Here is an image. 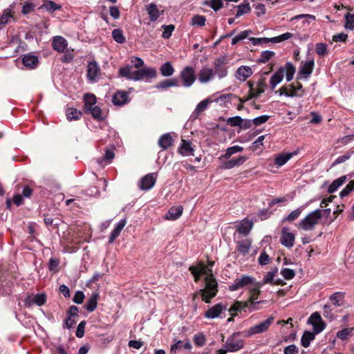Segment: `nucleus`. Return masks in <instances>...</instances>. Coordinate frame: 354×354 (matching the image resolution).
<instances>
[{
  "instance_id": "obj_60",
  "label": "nucleus",
  "mask_w": 354,
  "mask_h": 354,
  "mask_svg": "<svg viewBox=\"0 0 354 354\" xmlns=\"http://www.w3.org/2000/svg\"><path fill=\"white\" fill-rule=\"evenodd\" d=\"M270 39H271V38H266V37H262V38L250 37L249 39V40L252 42V45H254V46L268 44L270 42H272V41Z\"/></svg>"
},
{
  "instance_id": "obj_16",
  "label": "nucleus",
  "mask_w": 354,
  "mask_h": 354,
  "mask_svg": "<svg viewBox=\"0 0 354 354\" xmlns=\"http://www.w3.org/2000/svg\"><path fill=\"white\" fill-rule=\"evenodd\" d=\"M213 101L211 100L209 98H206L203 100H202L201 102H200L196 107L195 108L194 111L192 112V113L191 114L190 117H189V120L191 121H194L196 120V119H198L199 115L203 113V111H205L209 104L212 102Z\"/></svg>"
},
{
  "instance_id": "obj_2",
  "label": "nucleus",
  "mask_w": 354,
  "mask_h": 354,
  "mask_svg": "<svg viewBox=\"0 0 354 354\" xmlns=\"http://www.w3.org/2000/svg\"><path fill=\"white\" fill-rule=\"evenodd\" d=\"M205 286L203 289L200 290L202 295V299L205 303H210V301L214 298L218 292V283L216 279L213 277H205Z\"/></svg>"
},
{
  "instance_id": "obj_1",
  "label": "nucleus",
  "mask_w": 354,
  "mask_h": 354,
  "mask_svg": "<svg viewBox=\"0 0 354 354\" xmlns=\"http://www.w3.org/2000/svg\"><path fill=\"white\" fill-rule=\"evenodd\" d=\"M157 73L155 68L151 67H143L133 71L131 65H127L119 70V75L129 80L141 81L156 77Z\"/></svg>"
},
{
  "instance_id": "obj_59",
  "label": "nucleus",
  "mask_w": 354,
  "mask_h": 354,
  "mask_svg": "<svg viewBox=\"0 0 354 354\" xmlns=\"http://www.w3.org/2000/svg\"><path fill=\"white\" fill-rule=\"evenodd\" d=\"M242 123V118L240 116L230 117L227 120V124L230 127H241Z\"/></svg>"
},
{
  "instance_id": "obj_45",
  "label": "nucleus",
  "mask_w": 354,
  "mask_h": 354,
  "mask_svg": "<svg viewBox=\"0 0 354 354\" xmlns=\"http://www.w3.org/2000/svg\"><path fill=\"white\" fill-rule=\"evenodd\" d=\"M291 93H295L299 94V95H294V97H302L304 93V90L303 89V86L299 82L292 83L288 85Z\"/></svg>"
},
{
  "instance_id": "obj_30",
  "label": "nucleus",
  "mask_w": 354,
  "mask_h": 354,
  "mask_svg": "<svg viewBox=\"0 0 354 354\" xmlns=\"http://www.w3.org/2000/svg\"><path fill=\"white\" fill-rule=\"evenodd\" d=\"M22 63L29 68H35L39 63L38 57L33 55H25L22 58Z\"/></svg>"
},
{
  "instance_id": "obj_61",
  "label": "nucleus",
  "mask_w": 354,
  "mask_h": 354,
  "mask_svg": "<svg viewBox=\"0 0 354 354\" xmlns=\"http://www.w3.org/2000/svg\"><path fill=\"white\" fill-rule=\"evenodd\" d=\"M353 153V151H348L342 156H339L332 164V166H335L337 165L344 162L347 160H348L351 155Z\"/></svg>"
},
{
  "instance_id": "obj_29",
  "label": "nucleus",
  "mask_w": 354,
  "mask_h": 354,
  "mask_svg": "<svg viewBox=\"0 0 354 354\" xmlns=\"http://www.w3.org/2000/svg\"><path fill=\"white\" fill-rule=\"evenodd\" d=\"M318 333H315V331H309V330H305L301 336V344L304 348H308L310 342L313 341L315 339L316 335Z\"/></svg>"
},
{
  "instance_id": "obj_9",
  "label": "nucleus",
  "mask_w": 354,
  "mask_h": 354,
  "mask_svg": "<svg viewBox=\"0 0 354 354\" xmlns=\"http://www.w3.org/2000/svg\"><path fill=\"white\" fill-rule=\"evenodd\" d=\"M47 300V296L45 293H38L36 295H28L24 299V304L26 307L30 308L34 304L41 306L44 305Z\"/></svg>"
},
{
  "instance_id": "obj_35",
  "label": "nucleus",
  "mask_w": 354,
  "mask_h": 354,
  "mask_svg": "<svg viewBox=\"0 0 354 354\" xmlns=\"http://www.w3.org/2000/svg\"><path fill=\"white\" fill-rule=\"evenodd\" d=\"M267 87V85L264 81V80H260L257 83V88H254V92H251V94L249 95L250 99L257 98L261 93H264L265 88Z\"/></svg>"
},
{
  "instance_id": "obj_39",
  "label": "nucleus",
  "mask_w": 354,
  "mask_h": 354,
  "mask_svg": "<svg viewBox=\"0 0 354 354\" xmlns=\"http://www.w3.org/2000/svg\"><path fill=\"white\" fill-rule=\"evenodd\" d=\"M346 176H342L339 178L334 180L328 188V192L330 194L334 193L337 189L342 186L346 181Z\"/></svg>"
},
{
  "instance_id": "obj_43",
  "label": "nucleus",
  "mask_w": 354,
  "mask_h": 354,
  "mask_svg": "<svg viewBox=\"0 0 354 354\" xmlns=\"http://www.w3.org/2000/svg\"><path fill=\"white\" fill-rule=\"evenodd\" d=\"M243 147L239 146V145H234V146L228 147L226 149L225 153L221 155L220 156L219 159H222V158L228 159L231 157L232 155H233L236 153L241 152V151H243Z\"/></svg>"
},
{
  "instance_id": "obj_41",
  "label": "nucleus",
  "mask_w": 354,
  "mask_h": 354,
  "mask_svg": "<svg viewBox=\"0 0 354 354\" xmlns=\"http://www.w3.org/2000/svg\"><path fill=\"white\" fill-rule=\"evenodd\" d=\"M174 68L169 62L164 63L160 68V72L164 77L171 76L174 73Z\"/></svg>"
},
{
  "instance_id": "obj_8",
  "label": "nucleus",
  "mask_w": 354,
  "mask_h": 354,
  "mask_svg": "<svg viewBox=\"0 0 354 354\" xmlns=\"http://www.w3.org/2000/svg\"><path fill=\"white\" fill-rule=\"evenodd\" d=\"M189 270L194 275L196 281H198L202 275L210 277H213L212 269L205 266L203 263H199L196 266H191Z\"/></svg>"
},
{
  "instance_id": "obj_10",
  "label": "nucleus",
  "mask_w": 354,
  "mask_h": 354,
  "mask_svg": "<svg viewBox=\"0 0 354 354\" xmlns=\"http://www.w3.org/2000/svg\"><path fill=\"white\" fill-rule=\"evenodd\" d=\"M307 323L313 326V331H315V333H320L326 326V324L322 320V317L318 312L312 313L308 319Z\"/></svg>"
},
{
  "instance_id": "obj_49",
  "label": "nucleus",
  "mask_w": 354,
  "mask_h": 354,
  "mask_svg": "<svg viewBox=\"0 0 354 354\" xmlns=\"http://www.w3.org/2000/svg\"><path fill=\"white\" fill-rule=\"evenodd\" d=\"M274 55H275V53L274 51H272V50L262 51L260 55L259 58L258 59V62L260 63H266Z\"/></svg>"
},
{
  "instance_id": "obj_17",
  "label": "nucleus",
  "mask_w": 354,
  "mask_h": 354,
  "mask_svg": "<svg viewBox=\"0 0 354 354\" xmlns=\"http://www.w3.org/2000/svg\"><path fill=\"white\" fill-rule=\"evenodd\" d=\"M214 77V70L211 68H202L198 75V81L202 84H206L212 81Z\"/></svg>"
},
{
  "instance_id": "obj_38",
  "label": "nucleus",
  "mask_w": 354,
  "mask_h": 354,
  "mask_svg": "<svg viewBox=\"0 0 354 354\" xmlns=\"http://www.w3.org/2000/svg\"><path fill=\"white\" fill-rule=\"evenodd\" d=\"M178 151L183 156H189L192 154L194 149L192 147V144L190 142L185 140H182V142L178 149Z\"/></svg>"
},
{
  "instance_id": "obj_44",
  "label": "nucleus",
  "mask_w": 354,
  "mask_h": 354,
  "mask_svg": "<svg viewBox=\"0 0 354 354\" xmlns=\"http://www.w3.org/2000/svg\"><path fill=\"white\" fill-rule=\"evenodd\" d=\"M284 73L286 72V77L287 82H290L294 77L295 73V67L291 62H287L284 67H283Z\"/></svg>"
},
{
  "instance_id": "obj_34",
  "label": "nucleus",
  "mask_w": 354,
  "mask_h": 354,
  "mask_svg": "<svg viewBox=\"0 0 354 354\" xmlns=\"http://www.w3.org/2000/svg\"><path fill=\"white\" fill-rule=\"evenodd\" d=\"M147 10L149 15L151 21H156L160 15V11L158 9L157 6L154 3H151L147 6Z\"/></svg>"
},
{
  "instance_id": "obj_21",
  "label": "nucleus",
  "mask_w": 354,
  "mask_h": 354,
  "mask_svg": "<svg viewBox=\"0 0 354 354\" xmlns=\"http://www.w3.org/2000/svg\"><path fill=\"white\" fill-rule=\"evenodd\" d=\"M83 102H84V111L86 113L91 109L96 106L95 104L97 102L96 97L93 93H85L83 96Z\"/></svg>"
},
{
  "instance_id": "obj_20",
  "label": "nucleus",
  "mask_w": 354,
  "mask_h": 354,
  "mask_svg": "<svg viewBox=\"0 0 354 354\" xmlns=\"http://www.w3.org/2000/svg\"><path fill=\"white\" fill-rule=\"evenodd\" d=\"M253 73L252 68L247 66H241L236 71V78L241 81L245 82Z\"/></svg>"
},
{
  "instance_id": "obj_50",
  "label": "nucleus",
  "mask_w": 354,
  "mask_h": 354,
  "mask_svg": "<svg viewBox=\"0 0 354 354\" xmlns=\"http://www.w3.org/2000/svg\"><path fill=\"white\" fill-rule=\"evenodd\" d=\"M43 7L50 12H53L57 10L61 9L62 6L52 1H48L44 4Z\"/></svg>"
},
{
  "instance_id": "obj_25",
  "label": "nucleus",
  "mask_w": 354,
  "mask_h": 354,
  "mask_svg": "<svg viewBox=\"0 0 354 354\" xmlns=\"http://www.w3.org/2000/svg\"><path fill=\"white\" fill-rule=\"evenodd\" d=\"M126 223H127L126 219H122L117 223V225H115L114 229L112 230V232H111V234L109 236V243H113L114 241L118 237L121 231L124 227Z\"/></svg>"
},
{
  "instance_id": "obj_37",
  "label": "nucleus",
  "mask_w": 354,
  "mask_h": 354,
  "mask_svg": "<svg viewBox=\"0 0 354 354\" xmlns=\"http://www.w3.org/2000/svg\"><path fill=\"white\" fill-rule=\"evenodd\" d=\"M251 247V241L249 239H245L237 243L236 249L243 255L247 254Z\"/></svg>"
},
{
  "instance_id": "obj_22",
  "label": "nucleus",
  "mask_w": 354,
  "mask_h": 354,
  "mask_svg": "<svg viewBox=\"0 0 354 354\" xmlns=\"http://www.w3.org/2000/svg\"><path fill=\"white\" fill-rule=\"evenodd\" d=\"M129 101V93L120 91L113 96L112 102L115 105L122 106Z\"/></svg>"
},
{
  "instance_id": "obj_40",
  "label": "nucleus",
  "mask_w": 354,
  "mask_h": 354,
  "mask_svg": "<svg viewBox=\"0 0 354 354\" xmlns=\"http://www.w3.org/2000/svg\"><path fill=\"white\" fill-rule=\"evenodd\" d=\"M237 11L236 17H239L244 14H248L251 11L250 3L247 0H244L242 3L236 6Z\"/></svg>"
},
{
  "instance_id": "obj_46",
  "label": "nucleus",
  "mask_w": 354,
  "mask_h": 354,
  "mask_svg": "<svg viewBox=\"0 0 354 354\" xmlns=\"http://www.w3.org/2000/svg\"><path fill=\"white\" fill-rule=\"evenodd\" d=\"M35 8L36 5L32 2V0L26 1L22 6L21 13L24 15H26L33 12Z\"/></svg>"
},
{
  "instance_id": "obj_24",
  "label": "nucleus",
  "mask_w": 354,
  "mask_h": 354,
  "mask_svg": "<svg viewBox=\"0 0 354 354\" xmlns=\"http://www.w3.org/2000/svg\"><path fill=\"white\" fill-rule=\"evenodd\" d=\"M15 3H12L10 5L8 8L5 9L1 15H0L1 23L3 24V26L8 24L11 19H14V10Z\"/></svg>"
},
{
  "instance_id": "obj_27",
  "label": "nucleus",
  "mask_w": 354,
  "mask_h": 354,
  "mask_svg": "<svg viewBox=\"0 0 354 354\" xmlns=\"http://www.w3.org/2000/svg\"><path fill=\"white\" fill-rule=\"evenodd\" d=\"M297 153V151L291 153H282L276 156L274 159V164L277 167L284 165L292 157Z\"/></svg>"
},
{
  "instance_id": "obj_48",
  "label": "nucleus",
  "mask_w": 354,
  "mask_h": 354,
  "mask_svg": "<svg viewBox=\"0 0 354 354\" xmlns=\"http://www.w3.org/2000/svg\"><path fill=\"white\" fill-rule=\"evenodd\" d=\"M112 37L113 39L118 44H124L126 41L122 30L119 28L114 29L112 31Z\"/></svg>"
},
{
  "instance_id": "obj_55",
  "label": "nucleus",
  "mask_w": 354,
  "mask_h": 354,
  "mask_svg": "<svg viewBox=\"0 0 354 354\" xmlns=\"http://www.w3.org/2000/svg\"><path fill=\"white\" fill-rule=\"evenodd\" d=\"M354 190V180L349 182L348 184L340 192L339 196L344 198L348 196L351 192Z\"/></svg>"
},
{
  "instance_id": "obj_33",
  "label": "nucleus",
  "mask_w": 354,
  "mask_h": 354,
  "mask_svg": "<svg viewBox=\"0 0 354 354\" xmlns=\"http://www.w3.org/2000/svg\"><path fill=\"white\" fill-rule=\"evenodd\" d=\"M329 300L336 307H339L344 304V293L342 292H336L329 297Z\"/></svg>"
},
{
  "instance_id": "obj_42",
  "label": "nucleus",
  "mask_w": 354,
  "mask_h": 354,
  "mask_svg": "<svg viewBox=\"0 0 354 354\" xmlns=\"http://www.w3.org/2000/svg\"><path fill=\"white\" fill-rule=\"evenodd\" d=\"M82 115V111L75 108H68L66 111V118L70 121L79 120Z\"/></svg>"
},
{
  "instance_id": "obj_51",
  "label": "nucleus",
  "mask_w": 354,
  "mask_h": 354,
  "mask_svg": "<svg viewBox=\"0 0 354 354\" xmlns=\"http://www.w3.org/2000/svg\"><path fill=\"white\" fill-rule=\"evenodd\" d=\"M302 211L301 207H299L295 210H293L290 214H289L286 217L283 219V221H294L296 220L301 214Z\"/></svg>"
},
{
  "instance_id": "obj_64",
  "label": "nucleus",
  "mask_w": 354,
  "mask_h": 354,
  "mask_svg": "<svg viewBox=\"0 0 354 354\" xmlns=\"http://www.w3.org/2000/svg\"><path fill=\"white\" fill-rule=\"evenodd\" d=\"M281 274L286 280H290L295 276V272L293 270L290 268H283L281 270Z\"/></svg>"
},
{
  "instance_id": "obj_5",
  "label": "nucleus",
  "mask_w": 354,
  "mask_h": 354,
  "mask_svg": "<svg viewBox=\"0 0 354 354\" xmlns=\"http://www.w3.org/2000/svg\"><path fill=\"white\" fill-rule=\"evenodd\" d=\"M224 346L229 352H236L244 346V341L241 337V333H234L226 340Z\"/></svg>"
},
{
  "instance_id": "obj_23",
  "label": "nucleus",
  "mask_w": 354,
  "mask_h": 354,
  "mask_svg": "<svg viewBox=\"0 0 354 354\" xmlns=\"http://www.w3.org/2000/svg\"><path fill=\"white\" fill-rule=\"evenodd\" d=\"M183 207L181 205L171 207L165 216V218L169 221L178 219L183 214Z\"/></svg>"
},
{
  "instance_id": "obj_58",
  "label": "nucleus",
  "mask_w": 354,
  "mask_h": 354,
  "mask_svg": "<svg viewBox=\"0 0 354 354\" xmlns=\"http://www.w3.org/2000/svg\"><path fill=\"white\" fill-rule=\"evenodd\" d=\"M315 52L319 56H324L328 53L327 45L324 43H317L315 46Z\"/></svg>"
},
{
  "instance_id": "obj_3",
  "label": "nucleus",
  "mask_w": 354,
  "mask_h": 354,
  "mask_svg": "<svg viewBox=\"0 0 354 354\" xmlns=\"http://www.w3.org/2000/svg\"><path fill=\"white\" fill-rule=\"evenodd\" d=\"M319 209H315L309 213L304 218L298 223V228L305 231H311L322 220Z\"/></svg>"
},
{
  "instance_id": "obj_53",
  "label": "nucleus",
  "mask_w": 354,
  "mask_h": 354,
  "mask_svg": "<svg viewBox=\"0 0 354 354\" xmlns=\"http://www.w3.org/2000/svg\"><path fill=\"white\" fill-rule=\"evenodd\" d=\"M162 28L164 30L162 37L164 39H169L171 36L172 32L174 31L175 26L173 24L163 25Z\"/></svg>"
},
{
  "instance_id": "obj_28",
  "label": "nucleus",
  "mask_w": 354,
  "mask_h": 354,
  "mask_svg": "<svg viewBox=\"0 0 354 354\" xmlns=\"http://www.w3.org/2000/svg\"><path fill=\"white\" fill-rule=\"evenodd\" d=\"M179 80L174 77L169 80H165L155 86L157 89L166 90L169 87L179 86Z\"/></svg>"
},
{
  "instance_id": "obj_12",
  "label": "nucleus",
  "mask_w": 354,
  "mask_h": 354,
  "mask_svg": "<svg viewBox=\"0 0 354 354\" xmlns=\"http://www.w3.org/2000/svg\"><path fill=\"white\" fill-rule=\"evenodd\" d=\"M100 74V68L97 62H89L87 66V78L92 83L96 82L97 77Z\"/></svg>"
},
{
  "instance_id": "obj_11",
  "label": "nucleus",
  "mask_w": 354,
  "mask_h": 354,
  "mask_svg": "<svg viewBox=\"0 0 354 354\" xmlns=\"http://www.w3.org/2000/svg\"><path fill=\"white\" fill-rule=\"evenodd\" d=\"M274 318L272 317H270L266 320H263L261 323L256 324L252 327H250L247 331L246 336H252L253 335L259 334L266 331L270 327V324L272 323Z\"/></svg>"
},
{
  "instance_id": "obj_47",
  "label": "nucleus",
  "mask_w": 354,
  "mask_h": 354,
  "mask_svg": "<svg viewBox=\"0 0 354 354\" xmlns=\"http://www.w3.org/2000/svg\"><path fill=\"white\" fill-rule=\"evenodd\" d=\"M86 113L91 114L92 117L98 121L104 120V117L102 116V109L98 106H94L93 109H91Z\"/></svg>"
},
{
  "instance_id": "obj_13",
  "label": "nucleus",
  "mask_w": 354,
  "mask_h": 354,
  "mask_svg": "<svg viewBox=\"0 0 354 354\" xmlns=\"http://www.w3.org/2000/svg\"><path fill=\"white\" fill-rule=\"evenodd\" d=\"M156 181V174H148L140 180L139 187L142 190H149L154 186Z\"/></svg>"
},
{
  "instance_id": "obj_57",
  "label": "nucleus",
  "mask_w": 354,
  "mask_h": 354,
  "mask_svg": "<svg viewBox=\"0 0 354 354\" xmlns=\"http://www.w3.org/2000/svg\"><path fill=\"white\" fill-rule=\"evenodd\" d=\"M183 348V341L177 339H173V344L171 346L170 353L176 354L177 351Z\"/></svg>"
},
{
  "instance_id": "obj_19",
  "label": "nucleus",
  "mask_w": 354,
  "mask_h": 354,
  "mask_svg": "<svg viewBox=\"0 0 354 354\" xmlns=\"http://www.w3.org/2000/svg\"><path fill=\"white\" fill-rule=\"evenodd\" d=\"M225 306H224L221 303L216 304V305L209 308L204 314V316L207 319H214L218 317L223 310H225Z\"/></svg>"
},
{
  "instance_id": "obj_56",
  "label": "nucleus",
  "mask_w": 354,
  "mask_h": 354,
  "mask_svg": "<svg viewBox=\"0 0 354 354\" xmlns=\"http://www.w3.org/2000/svg\"><path fill=\"white\" fill-rule=\"evenodd\" d=\"M293 35L290 32H286L279 36L272 37L271 41L272 43H279L285 40H288L292 37Z\"/></svg>"
},
{
  "instance_id": "obj_6",
  "label": "nucleus",
  "mask_w": 354,
  "mask_h": 354,
  "mask_svg": "<svg viewBox=\"0 0 354 354\" xmlns=\"http://www.w3.org/2000/svg\"><path fill=\"white\" fill-rule=\"evenodd\" d=\"M227 59L226 56L222 55L217 57L214 62V75H217L220 79L224 78L227 75Z\"/></svg>"
},
{
  "instance_id": "obj_36",
  "label": "nucleus",
  "mask_w": 354,
  "mask_h": 354,
  "mask_svg": "<svg viewBox=\"0 0 354 354\" xmlns=\"http://www.w3.org/2000/svg\"><path fill=\"white\" fill-rule=\"evenodd\" d=\"M98 297L99 295L97 293H93L91 297L88 299L84 307L88 312H93L96 309Z\"/></svg>"
},
{
  "instance_id": "obj_14",
  "label": "nucleus",
  "mask_w": 354,
  "mask_h": 354,
  "mask_svg": "<svg viewBox=\"0 0 354 354\" xmlns=\"http://www.w3.org/2000/svg\"><path fill=\"white\" fill-rule=\"evenodd\" d=\"M295 236L292 232H289L288 227H284L281 231V236L280 239L281 243L288 248H290L294 245Z\"/></svg>"
},
{
  "instance_id": "obj_63",
  "label": "nucleus",
  "mask_w": 354,
  "mask_h": 354,
  "mask_svg": "<svg viewBox=\"0 0 354 354\" xmlns=\"http://www.w3.org/2000/svg\"><path fill=\"white\" fill-rule=\"evenodd\" d=\"M323 315L326 319L330 320L334 319V314L333 313V309L331 308L330 305L325 304L323 308Z\"/></svg>"
},
{
  "instance_id": "obj_7",
  "label": "nucleus",
  "mask_w": 354,
  "mask_h": 354,
  "mask_svg": "<svg viewBox=\"0 0 354 354\" xmlns=\"http://www.w3.org/2000/svg\"><path fill=\"white\" fill-rule=\"evenodd\" d=\"M254 281L255 279L252 277L243 274L240 277L236 278L234 282L229 285L228 289L230 291H236L253 284Z\"/></svg>"
},
{
  "instance_id": "obj_26",
  "label": "nucleus",
  "mask_w": 354,
  "mask_h": 354,
  "mask_svg": "<svg viewBox=\"0 0 354 354\" xmlns=\"http://www.w3.org/2000/svg\"><path fill=\"white\" fill-rule=\"evenodd\" d=\"M284 76V70L280 67L270 77V84L272 90H274L277 84L283 80Z\"/></svg>"
},
{
  "instance_id": "obj_52",
  "label": "nucleus",
  "mask_w": 354,
  "mask_h": 354,
  "mask_svg": "<svg viewBox=\"0 0 354 354\" xmlns=\"http://www.w3.org/2000/svg\"><path fill=\"white\" fill-rule=\"evenodd\" d=\"M206 18L203 15H194L192 18V25L193 26H203L205 24Z\"/></svg>"
},
{
  "instance_id": "obj_18",
  "label": "nucleus",
  "mask_w": 354,
  "mask_h": 354,
  "mask_svg": "<svg viewBox=\"0 0 354 354\" xmlns=\"http://www.w3.org/2000/svg\"><path fill=\"white\" fill-rule=\"evenodd\" d=\"M68 46L67 40L62 36H55L52 39V47L58 53H64Z\"/></svg>"
},
{
  "instance_id": "obj_15",
  "label": "nucleus",
  "mask_w": 354,
  "mask_h": 354,
  "mask_svg": "<svg viewBox=\"0 0 354 354\" xmlns=\"http://www.w3.org/2000/svg\"><path fill=\"white\" fill-rule=\"evenodd\" d=\"M314 65L315 63L313 59L306 61L304 62H302L298 72V78L301 77V76L306 79L308 78L313 71Z\"/></svg>"
},
{
  "instance_id": "obj_32",
  "label": "nucleus",
  "mask_w": 354,
  "mask_h": 354,
  "mask_svg": "<svg viewBox=\"0 0 354 354\" xmlns=\"http://www.w3.org/2000/svg\"><path fill=\"white\" fill-rule=\"evenodd\" d=\"M252 227V221L244 220L237 226L236 231L241 234L247 235L250 233Z\"/></svg>"
},
{
  "instance_id": "obj_54",
  "label": "nucleus",
  "mask_w": 354,
  "mask_h": 354,
  "mask_svg": "<svg viewBox=\"0 0 354 354\" xmlns=\"http://www.w3.org/2000/svg\"><path fill=\"white\" fill-rule=\"evenodd\" d=\"M345 28L348 30H353L354 29V15L346 13L345 15Z\"/></svg>"
},
{
  "instance_id": "obj_62",
  "label": "nucleus",
  "mask_w": 354,
  "mask_h": 354,
  "mask_svg": "<svg viewBox=\"0 0 354 354\" xmlns=\"http://www.w3.org/2000/svg\"><path fill=\"white\" fill-rule=\"evenodd\" d=\"M59 264V260L57 258H50L48 262V270L54 273L58 272L57 267Z\"/></svg>"
},
{
  "instance_id": "obj_4",
  "label": "nucleus",
  "mask_w": 354,
  "mask_h": 354,
  "mask_svg": "<svg viewBox=\"0 0 354 354\" xmlns=\"http://www.w3.org/2000/svg\"><path fill=\"white\" fill-rule=\"evenodd\" d=\"M179 79L181 85L189 88L193 85L196 80V71L192 66H185L180 73Z\"/></svg>"
},
{
  "instance_id": "obj_31",
  "label": "nucleus",
  "mask_w": 354,
  "mask_h": 354,
  "mask_svg": "<svg viewBox=\"0 0 354 354\" xmlns=\"http://www.w3.org/2000/svg\"><path fill=\"white\" fill-rule=\"evenodd\" d=\"M173 138L170 133H167L162 135L158 140V145L163 150L168 149L173 145Z\"/></svg>"
}]
</instances>
